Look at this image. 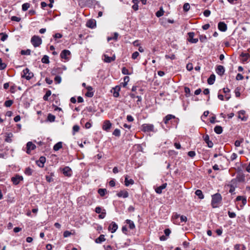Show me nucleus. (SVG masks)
<instances>
[{
    "instance_id": "72a5a7b5",
    "label": "nucleus",
    "mask_w": 250,
    "mask_h": 250,
    "mask_svg": "<svg viewBox=\"0 0 250 250\" xmlns=\"http://www.w3.org/2000/svg\"><path fill=\"white\" fill-rule=\"evenodd\" d=\"M42 62L43 63L48 64L49 63V57L47 55H44L42 59Z\"/></svg>"
},
{
    "instance_id": "f3484780",
    "label": "nucleus",
    "mask_w": 250,
    "mask_h": 250,
    "mask_svg": "<svg viewBox=\"0 0 250 250\" xmlns=\"http://www.w3.org/2000/svg\"><path fill=\"white\" fill-rule=\"evenodd\" d=\"M225 71V68L222 65H218L216 69V73L221 76L224 74Z\"/></svg>"
},
{
    "instance_id": "c756f323",
    "label": "nucleus",
    "mask_w": 250,
    "mask_h": 250,
    "mask_svg": "<svg viewBox=\"0 0 250 250\" xmlns=\"http://www.w3.org/2000/svg\"><path fill=\"white\" fill-rule=\"evenodd\" d=\"M214 132L218 134H220L223 132V128L220 125H216L214 128Z\"/></svg>"
},
{
    "instance_id": "3c124183",
    "label": "nucleus",
    "mask_w": 250,
    "mask_h": 250,
    "mask_svg": "<svg viewBox=\"0 0 250 250\" xmlns=\"http://www.w3.org/2000/svg\"><path fill=\"white\" fill-rule=\"evenodd\" d=\"M185 92L186 93V96L188 97L190 96V90L189 88L185 87L184 88Z\"/></svg>"
},
{
    "instance_id": "13d9d810",
    "label": "nucleus",
    "mask_w": 250,
    "mask_h": 250,
    "mask_svg": "<svg viewBox=\"0 0 250 250\" xmlns=\"http://www.w3.org/2000/svg\"><path fill=\"white\" fill-rule=\"evenodd\" d=\"M54 81L56 83H60L62 81V78L60 76H56L54 78Z\"/></svg>"
},
{
    "instance_id": "4d7b16f0",
    "label": "nucleus",
    "mask_w": 250,
    "mask_h": 250,
    "mask_svg": "<svg viewBox=\"0 0 250 250\" xmlns=\"http://www.w3.org/2000/svg\"><path fill=\"white\" fill-rule=\"evenodd\" d=\"M6 67V64L2 62V59L0 58V70H3Z\"/></svg>"
},
{
    "instance_id": "ddd939ff",
    "label": "nucleus",
    "mask_w": 250,
    "mask_h": 250,
    "mask_svg": "<svg viewBox=\"0 0 250 250\" xmlns=\"http://www.w3.org/2000/svg\"><path fill=\"white\" fill-rule=\"evenodd\" d=\"M27 150L26 152L30 154L31 150H34L36 148V146L31 142H29L26 144Z\"/></svg>"
},
{
    "instance_id": "0eeeda50",
    "label": "nucleus",
    "mask_w": 250,
    "mask_h": 250,
    "mask_svg": "<svg viewBox=\"0 0 250 250\" xmlns=\"http://www.w3.org/2000/svg\"><path fill=\"white\" fill-rule=\"evenodd\" d=\"M62 173L67 177H70L72 175V170L69 167H65L62 169Z\"/></svg>"
},
{
    "instance_id": "6ab92c4d",
    "label": "nucleus",
    "mask_w": 250,
    "mask_h": 250,
    "mask_svg": "<svg viewBox=\"0 0 250 250\" xmlns=\"http://www.w3.org/2000/svg\"><path fill=\"white\" fill-rule=\"evenodd\" d=\"M111 127V124L109 121H105L103 125V129L108 131Z\"/></svg>"
},
{
    "instance_id": "1a4fd4ad",
    "label": "nucleus",
    "mask_w": 250,
    "mask_h": 250,
    "mask_svg": "<svg viewBox=\"0 0 250 250\" xmlns=\"http://www.w3.org/2000/svg\"><path fill=\"white\" fill-rule=\"evenodd\" d=\"M203 138L204 141L207 144L209 148H211L213 147V143L211 141L209 140V137L208 135L206 134L205 135L203 136Z\"/></svg>"
},
{
    "instance_id": "c85d7f7f",
    "label": "nucleus",
    "mask_w": 250,
    "mask_h": 250,
    "mask_svg": "<svg viewBox=\"0 0 250 250\" xmlns=\"http://www.w3.org/2000/svg\"><path fill=\"white\" fill-rule=\"evenodd\" d=\"M195 194L197 195L200 199H203L204 198V195L201 190L197 189L195 191Z\"/></svg>"
},
{
    "instance_id": "39448f33",
    "label": "nucleus",
    "mask_w": 250,
    "mask_h": 250,
    "mask_svg": "<svg viewBox=\"0 0 250 250\" xmlns=\"http://www.w3.org/2000/svg\"><path fill=\"white\" fill-rule=\"evenodd\" d=\"M23 179V177L19 174H16L14 177L11 178V181L15 185H18L20 181H22Z\"/></svg>"
},
{
    "instance_id": "20e7f679",
    "label": "nucleus",
    "mask_w": 250,
    "mask_h": 250,
    "mask_svg": "<svg viewBox=\"0 0 250 250\" xmlns=\"http://www.w3.org/2000/svg\"><path fill=\"white\" fill-rule=\"evenodd\" d=\"M141 130L142 131L146 132H155L154 130V126L152 124H144L141 126Z\"/></svg>"
},
{
    "instance_id": "774afa93",
    "label": "nucleus",
    "mask_w": 250,
    "mask_h": 250,
    "mask_svg": "<svg viewBox=\"0 0 250 250\" xmlns=\"http://www.w3.org/2000/svg\"><path fill=\"white\" fill-rule=\"evenodd\" d=\"M228 215L230 218H232L235 217L236 214L234 212H230V211H228Z\"/></svg>"
},
{
    "instance_id": "4c0bfd02",
    "label": "nucleus",
    "mask_w": 250,
    "mask_h": 250,
    "mask_svg": "<svg viewBox=\"0 0 250 250\" xmlns=\"http://www.w3.org/2000/svg\"><path fill=\"white\" fill-rule=\"evenodd\" d=\"M55 116L53 115H52L51 113H49L48 114L47 116V121L50 122H53L55 121Z\"/></svg>"
},
{
    "instance_id": "052dcab7",
    "label": "nucleus",
    "mask_w": 250,
    "mask_h": 250,
    "mask_svg": "<svg viewBox=\"0 0 250 250\" xmlns=\"http://www.w3.org/2000/svg\"><path fill=\"white\" fill-rule=\"evenodd\" d=\"M211 12L209 10L207 9L205 10L203 14L206 17H208L210 15Z\"/></svg>"
},
{
    "instance_id": "bf43d9fd",
    "label": "nucleus",
    "mask_w": 250,
    "mask_h": 250,
    "mask_svg": "<svg viewBox=\"0 0 250 250\" xmlns=\"http://www.w3.org/2000/svg\"><path fill=\"white\" fill-rule=\"evenodd\" d=\"M243 142V139H242L241 140H236L235 141L234 145L236 147H238L240 146V145Z\"/></svg>"
},
{
    "instance_id": "4be33fe9",
    "label": "nucleus",
    "mask_w": 250,
    "mask_h": 250,
    "mask_svg": "<svg viewBox=\"0 0 250 250\" xmlns=\"http://www.w3.org/2000/svg\"><path fill=\"white\" fill-rule=\"evenodd\" d=\"M117 195L119 197H123L125 198L128 197V193L126 190H121L117 194Z\"/></svg>"
},
{
    "instance_id": "aec40b11",
    "label": "nucleus",
    "mask_w": 250,
    "mask_h": 250,
    "mask_svg": "<svg viewBox=\"0 0 250 250\" xmlns=\"http://www.w3.org/2000/svg\"><path fill=\"white\" fill-rule=\"evenodd\" d=\"M125 223L128 225V228L130 230H133L135 229V225L133 221L130 219H126L125 221Z\"/></svg>"
},
{
    "instance_id": "f03ea898",
    "label": "nucleus",
    "mask_w": 250,
    "mask_h": 250,
    "mask_svg": "<svg viewBox=\"0 0 250 250\" xmlns=\"http://www.w3.org/2000/svg\"><path fill=\"white\" fill-rule=\"evenodd\" d=\"M33 76V73L28 68L23 70L21 73V77L25 78L27 80H30Z\"/></svg>"
},
{
    "instance_id": "412c9836",
    "label": "nucleus",
    "mask_w": 250,
    "mask_h": 250,
    "mask_svg": "<svg viewBox=\"0 0 250 250\" xmlns=\"http://www.w3.org/2000/svg\"><path fill=\"white\" fill-rule=\"evenodd\" d=\"M134 183V180L132 179H128V176L126 175L125 179V185L126 187L129 186L130 185H133Z\"/></svg>"
},
{
    "instance_id": "9d476101",
    "label": "nucleus",
    "mask_w": 250,
    "mask_h": 250,
    "mask_svg": "<svg viewBox=\"0 0 250 250\" xmlns=\"http://www.w3.org/2000/svg\"><path fill=\"white\" fill-rule=\"evenodd\" d=\"M94 0H79V4L82 7H84L86 5H92Z\"/></svg>"
},
{
    "instance_id": "69168bd1",
    "label": "nucleus",
    "mask_w": 250,
    "mask_h": 250,
    "mask_svg": "<svg viewBox=\"0 0 250 250\" xmlns=\"http://www.w3.org/2000/svg\"><path fill=\"white\" fill-rule=\"evenodd\" d=\"M21 19L20 17H17V16H12L11 17V20L12 21H15L19 22L21 21Z\"/></svg>"
},
{
    "instance_id": "9b49d317",
    "label": "nucleus",
    "mask_w": 250,
    "mask_h": 250,
    "mask_svg": "<svg viewBox=\"0 0 250 250\" xmlns=\"http://www.w3.org/2000/svg\"><path fill=\"white\" fill-rule=\"evenodd\" d=\"M188 41L189 42L192 43H196L198 42V39L197 38H194V32H189L188 33Z\"/></svg>"
},
{
    "instance_id": "f704fd0d",
    "label": "nucleus",
    "mask_w": 250,
    "mask_h": 250,
    "mask_svg": "<svg viewBox=\"0 0 250 250\" xmlns=\"http://www.w3.org/2000/svg\"><path fill=\"white\" fill-rule=\"evenodd\" d=\"M0 36L1 37L0 40L2 42H4L8 38V35L5 33H0Z\"/></svg>"
},
{
    "instance_id": "a18cd8bd",
    "label": "nucleus",
    "mask_w": 250,
    "mask_h": 250,
    "mask_svg": "<svg viewBox=\"0 0 250 250\" xmlns=\"http://www.w3.org/2000/svg\"><path fill=\"white\" fill-rule=\"evenodd\" d=\"M241 56L242 57V61L243 62H247V61L249 58V56L248 54L243 53H242L241 54Z\"/></svg>"
},
{
    "instance_id": "5701e85b",
    "label": "nucleus",
    "mask_w": 250,
    "mask_h": 250,
    "mask_svg": "<svg viewBox=\"0 0 250 250\" xmlns=\"http://www.w3.org/2000/svg\"><path fill=\"white\" fill-rule=\"evenodd\" d=\"M86 26L91 28H94L96 26V21L94 20H90L87 21Z\"/></svg>"
},
{
    "instance_id": "864d4df0",
    "label": "nucleus",
    "mask_w": 250,
    "mask_h": 250,
    "mask_svg": "<svg viewBox=\"0 0 250 250\" xmlns=\"http://www.w3.org/2000/svg\"><path fill=\"white\" fill-rule=\"evenodd\" d=\"M80 130V127L78 125H74L73 127V134L74 135L76 132H77Z\"/></svg>"
},
{
    "instance_id": "7ed1b4c3",
    "label": "nucleus",
    "mask_w": 250,
    "mask_h": 250,
    "mask_svg": "<svg viewBox=\"0 0 250 250\" xmlns=\"http://www.w3.org/2000/svg\"><path fill=\"white\" fill-rule=\"evenodd\" d=\"M31 42L35 47H37L42 43V40L39 36L34 35L31 38Z\"/></svg>"
},
{
    "instance_id": "2eb2a0df",
    "label": "nucleus",
    "mask_w": 250,
    "mask_h": 250,
    "mask_svg": "<svg viewBox=\"0 0 250 250\" xmlns=\"http://www.w3.org/2000/svg\"><path fill=\"white\" fill-rule=\"evenodd\" d=\"M218 28L221 31L225 32L227 30V25L224 22L220 21L218 24Z\"/></svg>"
},
{
    "instance_id": "423d86ee",
    "label": "nucleus",
    "mask_w": 250,
    "mask_h": 250,
    "mask_svg": "<svg viewBox=\"0 0 250 250\" xmlns=\"http://www.w3.org/2000/svg\"><path fill=\"white\" fill-rule=\"evenodd\" d=\"M118 228V225L114 222H112L108 226V229L111 233H114Z\"/></svg>"
},
{
    "instance_id": "49530a36",
    "label": "nucleus",
    "mask_w": 250,
    "mask_h": 250,
    "mask_svg": "<svg viewBox=\"0 0 250 250\" xmlns=\"http://www.w3.org/2000/svg\"><path fill=\"white\" fill-rule=\"evenodd\" d=\"M190 5L188 3H185L183 6V10L185 12H188L190 9Z\"/></svg>"
},
{
    "instance_id": "6e6d98bb",
    "label": "nucleus",
    "mask_w": 250,
    "mask_h": 250,
    "mask_svg": "<svg viewBox=\"0 0 250 250\" xmlns=\"http://www.w3.org/2000/svg\"><path fill=\"white\" fill-rule=\"evenodd\" d=\"M113 135L117 137H119L121 135L120 129L118 128L115 129L113 132Z\"/></svg>"
},
{
    "instance_id": "a878e982",
    "label": "nucleus",
    "mask_w": 250,
    "mask_h": 250,
    "mask_svg": "<svg viewBox=\"0 0 250 250\" xmlns=\"http://www.w3.org/2000/svg\"><path fill=\"white\" fill-rule=\"evenodd\" d=\"M13 135L12 133H7L6 134V138L5 139V141L7 143H11L12 142V138Z\"/></svg>"
},
{
    "instance_id": "a211bd4d",
    "label": "nucleus",
    "mask_w": 250,
    "mask_h": 250,
    "mask_svg": "<svg viewBox=\"0 0 250 250\" xmlns=\"http://www.w3.org/2000/svg\"><path fill=\"white\" fill-rule=\"evenodd\" d=\"M167 183H164L162 184L161 186L155 188V192L158 194H161L162 193V190L165 189L167 187Z\"/></svg>"
},
{
    "instance_id": "4468645a",
    "label": "nucleus",
    "mask_w": 250,
    "mask_h": 250,
    "mask_svg": "<svg viewBox=\"0 0 250 250\" xmlns=\"http://www.w3.org/2000/svg\"><path fill=\"white\" fill-rule=\"evenodd\" d=\"M87 92L85 93V95L89 98H91L94 96V92L93 91V88L91 86H87L86 87Z\"/></svg>"
},
{
    "instance_id": "e433bc0d",
    "label": "nucleus",
    "mask_w": 250,
    "mask_h": 250,
    "mask_svg": "<svg viewBox=\"0 0 250 250\" xmlns=\"http://www.w3.org/2000/svg\"><path fill=\"white\" fill-rule=\"evenodd\" d=\"M33 170L29 167H27L25 168L24 170V173L30 176L32 174Z\"/></svg>"
},
{
    "instance_id": "c03bdc74",
    "label": "nucleus",
    "mask_w": 250,
    "mask_h": 250,
    "mask_svg": "<svg viewBox=\"0 0 250 250\" xmlns=\"http://www.w3.org/2000/svg\"><path fill=\"white\" fill-rule=\"evenodd\" d=\"M30 4L29 3H24L22 5V10L25 11L30 7Z\"/></svg>"
},
{
    "instance_id": "603ef678",
    "label": "nucleus",
    "mask_w": 250,
    "mask_h": 250,
    "mask_svg": "<svg viewBox=\"0 0 250 250\" xmlns=\"http://www.w3.org/2000/svg\"><path fill=\"white\" fill-rule=\"evenodd\" d=\"M13 103V101L12 100H9L6 101L4 103V105L6 107H10L12 105Z\"/></svg>"
},
{
    "instance_id": "6e6552de",
    "label": "nucleus",
    "mask_w": 250,
    "mask_h": 250,
    "mask_svg": "<svg viewBox=\"0 0 250 250\" xmlns=\"http://www.w3.org/2000/svg\"><path fill=\"white\" fill-rule=\"evenodd\" d=\"M121 90V87L119 85H117L114 87H113L111 90V92L113 93V95L114 97L117 98L119 96V92Z\"/></svg>"
},
{
    "instance_id": "79ce46f5",
    "label": "nucleus",
    "mask_w": 250,
    "mask_h": 250,
    "mask_svg": "<svg viewBox=\"0 0 250 250\" xmlns=\"http://www.w3.org/2000/svg\"><path fill=\"white\" fill-rule=\"evenodd\" d=\"M129 81V77L128 76H125L124 78V83H122L123 86L124 87H126Z\"/></svg>"
},
{
    "instance_id": "cd10ccee",
    "label": "nucleus",
    "mask_w": 250,
    "mask_h": 250,
    "mask_svg": "<svg viewBox=\"0 0 250 250\" xmlns=\"http://www.w3.org/2000/svg\"><path fill=\"white\" fill-rule=\"evenodd\" d=\"M215 80V76L214 74H211L208 79V83L211 85L213 84Z\"/></svg>"
},
{
    "instance_id": "c9c22d12",
    "label": "nucleus",
    "mask_w": 250,
    "mask_h": 250,
    "mask_svg": "<svg viewBox=\"0 0 250 250\" xmlns=\"http://www.w3.org/2000/svg\"><path fill=\"white\" fill-rule=\"evenodd\" d=\"M236 250H246V248L244 245L237 244L235 246Z\"/></svg>"
},
{
    "instance_id": "338daca9",
    "label": "nucleus",
    "mask_w": 250,
    "mask_h": 250,
    "mask_svg": "<svg viewBox=\"0 0 250 250\" xmlns=\"http://www.w3.org/2000/svg\"><path fill=\"white\" fill-rule=\"evenodd\" d=\"M139 55V53L137 51H135L132 55V59L135 60L138 57Z\"/></svg>"
},
{
    "instance_id": "f8f14e48",
    "label": "nucleus",
    "mask_w": 250,
    "mask_h": 250,
    "mask_svg": "<svg viewBox=\"0 0 250 250\" xmlns=\"http://www.w3.org/2000/svg\"><path fill=\"white\" fill-rule=\"evenodd\" d=\"M71 54L70 51L68 50H63L62 51L60 54V57L62 59L66 60H68V56Z\"/></svg>"
},
{
    "instance_id": "8fccbe9b",
    "label": "nucleus",
    "mask_w": 250,
    "mask_h": 250,
    "mask_svg": "<svg viewBox=\"0 0 250 250\" xmlns=\"http://www.w3.org/2000/svg\"><path fill=\"white\" fill-rule=\"evenodd\" d=\"M199 40L201 42H204L207 41V38L206 35H199Z\"/></svg>"
},
{
    "instance_id": "e2e57ef3",
    "label": "nucleus",
    "mask_w": 250,
    "mask_h": 250,
    "mask_svg": "<svg viewBox=\"0 0 250 250\" xmlns=\"http://www.w3.org/2000/svg\"><path fill=\"white\" fill-rule=\"evenodd\" d=\"M122 231L124 234L126 235L128 234V230L126 226L122 227Z\"/></svg>"
},
{
    "instance_id": "bb28decb",
    "label": "nucleus",
    "mask_w": 250,
    "mask_h": 250,
    "mask_svg": "<svg viewBox=\"0 0 250 250\" xmlns=\"http://www.w3.org/2000/svg\"><path fill=\"white\" fill-rule=\"evenodd\" d=\"M236 179L239 182H244L245 181V176L244 174H239L237 175Z\"/></svg>"
},
{
    "instance_id": "58836bf2",
    "label": "nucleus",
    "mask_w": 250,
    "mask_h": 250,
    "mask_svg": "<svg viewBox=\"0 0 250 250\" xmlns=\"http://www.w3.org/2000/svg\"><path fill=\"white\" fill-rule=\"evenodd\" d=\"M51 90H48L46 92V93L44 95L43 97V99L45 101H47L48 100V97L51 95Z\"/></svg>"
},
{
    "instance_id": "dca6fc26",
    "label": "nucleus",
    "mask_w": 250,
    "mask_h": 250,
    "mask_svg": "<svg viewBox=\"0 0 250 250\" xmlns=\"http://www.w3.org/2000/svg\"><path fill=\"white\" fill-rule=\"evenodd\" d=\"M46 161V158L44 156H41L39 158V160L37 161V165L40 167H43L44 164Z\"/></svg>"
},
{
    "instance_id": "37998d69",
    "label": "nucleus",
    "mask_w": 250,
    "mask_h": 250,
    "mask_svg": "<svg viewBox=\"0 0 250 250\" xmlns=\"http://www.w3.org/2000/svg\"><path fill=\"white\" fill-rule=\"evenodd\" d=\"M104 62H105L109 63L113 61V59H112L111 57H109L107 55H104Z\"/></svg>"
},
{
    "instance_id": "a19ab883",
    "label": "nucleus",
    "mask_w": 250,
    "mask_h": 250,
    "mask_svg": "<svg viewBox=\"0 0 250 250\" xmlns=\"http://www.w3.org/2000/svg\"><path fill=\"white\" fill-rule=\"evenodd\" d=\"M21 54L22 55H30L31 54V50L29 49L22 50L21 51Z\"/></svg>"
},
{
    "instance_id": "393cba45",
    "label": "nucleus",
    "mask_w": 250,
    "mask_h": 250,
    "mask_svg": "<svg viewBox=\"0 0 250 250\" xmlns=\"http://www.w3.org/2000/svg\"><path fill=\"white\" fill-rule=\"evenodd\" d=\"M175 118V117L174 115L171 114H168L164 118L163 121L165 124H168L169 121L172 119H174Z\"/></svg>"
},
{
    "instance_id": "f257e3e1",
    "label": "nucleus",
    "mask_w": 250,
    "mask_h": 250,
    "mask_svg": "<svg viewBox=\"0 0 250 250\" xmlns=\"http://www.w3.org/2000/svg\"><path fill=\"white\" fill-rule=\"evenodd\" d=\"M222 197L219 193H216L211 195V205L213 208L219 207V205L221 203Z\"/></svg>"
},
{
    "instance_id": "09e8293b",
    "label": "nucleus",
    "mask_w": 250,
    "mask_h": 250,
    "mask_svg": "<svg viewBox=\"0 0 250 250\" xmlns=\"http://www.w3.org/2000/svg\"><path fill=\"white\" fill-rule=\"evenodd\" d=\"M240 90H241V88L239 87H237L235 88L234 92H235V96L236 97H239L240 96V95H241V94H240Z\"/></svg>"
},
{
    "instance_id": "680f3d73",
    "label": "nucleus",
    "mask_w": 250,
    "mask_h": 250,
    "mask_svg": "<svg viewBox=\"0 0 250 250\" xmlns=\"http://www.w3.org/2000/svg\"><path fill=\"white\" fill-rule=\"evenodd\" d=\"M106 212L104 209L103 210V211L99 215V218L100 219H103L105 217Z\"/></svg>"
},
{
    "instance_id": "ea45409f",
    "label": "nucleus",
    "mask_w": 250,
    "mask_h": 250,
    "mask_svg": "<svg viewBox=\"0 0 250 250\" xmlns=\"http://www.w3.org/2000/svg\"><path fill=\"white\" fill-rule=\"evenodd\" d=\"M98 193L101 196H104L106 192V189L105 188H99L98 190Z\"/></svg>"
},
{
    "instance_id": "2f4dec72",
    "label": "nucleus",
    "mask_w": 250,
    "mask_h": 250,
    "mask_svg": "<svg viewBox=\"0 0 250 250\" xmlns=\"http://www.w3.org/2000/svg\"><path fill=\"white\" fill-rule=\"evenodd\" d=\"M164 13H165V11H164L163 7H161L160 8L159 10H158V11L156 13V16L157 17L159 18V17H160L164 15Z\"/></svg>"
},
{
    "instance_id": "0e129e2a",
    "label": "nucleus",
    "mask_w": 250,
    "mask_h": 250,
    "mask_svg": "<svg viewBox=\"0 0 250 250\" xmlns=\"http://www.w3.org/2000/svg\"><path fill=\"white\" fill-rule=\"evenodd\" d=\"M122 72L124 75H128L129 74L128 69L125 67H123V68L122 69Z\"/></svg>"
},
{
    "instance_id": "b1692460",
    "label": "nucleus",
    "mask_w": 250,
    "mask_h": 250,
    "mask_svg": "<svg viewBox=\"0 0 250 250\" xmlns=\"http://www.w3.org/2000/svg\"><path fill=\"white\" fill-rule=\"evenodd\" d=\"M105 241V239L104 238V234H101L99 237L95 239V242L96 243L101 244Z\"/></svg>"
},
{
    "instance_id": "473e14b6",
    "label": "nucleus",
    "mask_w": 250,
    "mask_h": 250,
    "mask_svg": "<svg viewBox=\"0 0 250 250\" xmlns=\"http://www.w3.org/2000/svg\"><path fill=\"white\" fill-rule=\"evenodd\" d=\"M245 111L244 110H240L238 112V118L241 119L242 121H246V118L244 116L242 117V115H244Z\"/></svg>"
},
{
    "instance_id": "de8ad7c7",
    "label": "nucleus",
    "mask_w": 250,
    "mask_h": 250,
    "mask_svg": "<svg viewBox=\"0 0 250 250\" xmlns=\"http://www.w3.org/2000/svg\"><path fill=\"white\" fill-rule=\"evenodd\" d=\"M233 186L234 187H237V180L236 179H232L230 183L228 185V186Z\"/></svg>"
},
{
    "instance_id": "5fc2aeb1",
    "label": "nucleus",
    "mask_w": 250,
    "mask_h": 250,
    "mask_svg": "<svg viewBox=\"0 0 250 250\" xmlns=\"http://www.w3.org/2000/svg\"><path fill=\"white\" fill-rule=\"evenodd\" d=\"M53 175V174L52 173H51V175H46L45 176L46 180L48 182L50 183V182L53 181V179L52 178Z\"/></svg>"
},
{
    "instance_id": "7c9ffc66",
    "label": "nucleus",
    "mask_w": 250,
    "mask_h": 250,
    "mask_svg": "<svg viewBox=\"0 0 250 250\" xmlns=\"http://www.w3.org/2000/svg\"><path fill=\"white\" fill-rule=\"evenodd\" d=\"M62 147V142H59L53 146V149L55 151H58Z\"/></svg>"
}]
</instances>
